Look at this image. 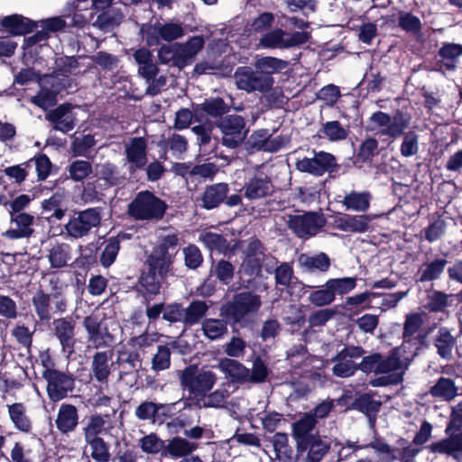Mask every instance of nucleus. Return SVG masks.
<instances>
[{"label":"nucleus","mask_w":462,"mask_h":462,"mask_svg":"<svg viewBox=\"0 0 462 462\" xmlns=\"http://www.w3.org/2000/svg\"><path fill=\"white\" fill-rule=\"evenodd\" d=\"M423 323L422 316L420 313H411L406 316L403 327V337L406 341L411 338L420 330Z\"/></svg>","instance_id":"63"},{"label":"nucleus","mask_w":462,"mask_h":462,"mask_svg":"<svg viewBox=\"0 0 462 462\" xmlns=\"http://www.w3.org/2000/svg\"><path fill=\"white\" fill-rule=\"evenodd\" d=\"M117 363L119 365H127L130 369H136L141 365L140 356L129 342L118 346Z\"/></svg>","instance_id":"41"},{"label":"nucleus","mask_w":462,"mask_h":462,"mask_svg":"<svg viewBox=\"0 0 462 462\" xmlns=\"http://www.w3.org/2000/svg\"><path fill=\"white\" fill-rule=\"evenodd\" d=\"M218 368L237 383H248L249 369L236 360L223 358L218 363Z\"/></svg>","instance_id":"30"},{"label":"nucleus","mask_w":462,"mask_h":462,"mask_svg":"<svg viewBox=\"0 0 462 462\" xmlns=\"http://www.w3.org/2000/svg\"><path fill=\"white\" fill-rule=\"evenodd\" d=\"M75 322L70 318H60L53 321L55 336L59 338L63 349L72 350L75 344Z\"/></svg>","instance_id":"24"},{"label":"nucleus","mask_w":462,"mask_h":462,"mask_svg":"<svg viewBox=\"0 0 462 462\" xmlns=\"http://www.w3.org/2000/svg\"><path fill=\"white\" fill-rule=\"evenodd\" d=\"M205 337L210 340H218L227 334V322L219 319H206L201 325Z\"/></svg>","instance_id":"37"},{"label":"nucleus","mask_w":462,"mask_h":462,"mask_svg":"<svg viewBox=\"0 0 462 462\" xmlns=\"http://www.w3.org/2000/svg\"><path fill=\"white\" fill-rule=\"evenodd\" d=\"M298 452L307 451L305 462H320L329 449V444L321 439L310 438L306 447L297 448Z\"/></svg>","instance_id":"32"},{"label":"nucleus","mask_w":462,"mask_h":462,"mask_svg":"<svg viewBox=\"0 0 462 462\" xmlns=\"http://www.w3.org/2000/svg\"><path fill=\"white\" fill-rule=\"evenodd\" d=\"M180 384L197 400L208 393L217 383V375L210 370L198 372L196 365H189L180 373Z\"/></svg>","instance_id":"1"},{"label":"nucleus","mask_w":462,"mask_h":462,"mask_svg":"<svg viewBox=\"0 0 462 462\" xmlns=\"http://www.w3.org/2000/svg\"><path fill=\"white\" fill-rule=\"evenodd\" d=\"M91 449V457L97 462H107L109 459L108 448L103 439L86 440Z\"/></svg>","instance_id":"64"},{"label":"nucleus","mask_w":462,"mask_h":462,"mask_svg":"<svg viewBox=\"0 0 462 462\" xmlns=\"http://www.w3.org/2000/svg\"><path fill=\"white\" fill-rule=\"evenodd\" d=\"M218 127L220 128L223 137L224 145L235 148L245 137L246 130L243 117H219Z\"/></svg>","instance_id":"11"},{"label":"nucleus","mask_w":462,"mask_h":462,"mask_svg":"<svg viewBox=\"0 0 462 462\" xmlns=\"http://www.w3.org/2000/svg\"><path fill=\"white\" fill-rule=\"evenodd\" d=\"M8 413L14 427L23 432H29L32 423L26 415V410L23 403L16 402L8 405Z\"/></svg>","instance_id":"39"},{"label":"nucleus","mask_w":462,"mask_h":462,"mask_svg":"<svg viewBox=\"0 0 462 462\" xmlns=\"http://www.w3.org/2000/svg\"><path fill=\"white\" fill-rule=\"evenodd\" d=\"M244 195L250 200L259 199L273 192L271 179L263 171H257L244 186Z\"/></svg>","instance_id":"13"},{"label":"nucleus","mask_w":462,"mask_h":462,"mask_svg":"<svg viewBox=\"0 0 462 462\" xmlns=\"http://www.w3.org/2000/svg\"><path fill=\"white\" fill-rule=\"evenodd\" d=\"M101 222L99 208H88L80 211L65 225L67 234L74 238L87 236L90 230L97 227Z\"/></svg>","instance_id":"8"},{"label":"nucleus","mask_w":462,"mask_h":462,"mask_svg":"<svg viewBox=\"0 0 462 462\" xmlns=\"http://www.w3.org/2000/svg\"><path fill=\"white\" fill-rule=\"evenodd\" d=\"M55 423L61 433L67 434L73 431L79 423L77 408L72 404H61Z\"/></svg>","instance_id":"25"},{"label":"nucleus","mask_w":462,"mask_h":462,"mask_svg":"<svg viewBox=\"0 0 462 462\" xmlns=\"http://www.w3.org/2000/svg\"><path fill=\"white\" fill-rule=\"evenodd\" d=\"M257 136H263V141H255L254 147L268 152H275L284 148L290 143L288 136H271L265 130H260Z\"/></svg>","instance_id":"34"},{"label":"nucleus","mask_w":462,"mask_h":462,"mask_svg":"<svg viewBox=\"0 0 462 462\" xmlns=\"http://www.w3.org/2000/svg\"><path fill=\"white\" fill-rule=\"evenodd\" d=\"M447 439L432 443L430 448L434 453L446 454L458 459L462 457V431L448 432Z\"/></svg>","instance_id":"18"},{"label":"nucleus","mask_w":462,"mask_h":462,"mask_svg":"<svg viewBox=\"0 0 462 462\" xmlns=\"http://www.w3.org/2000/svg\"><path fill=\"white\" fill-rule=\"evenodd\" d=\"M299 263L306 271L325 273L330 267V259L325 253H319L314 255L302 254L299 257Z\"/></svg>","instance_id":"36"},{"label":"nucleus","mask_w":462,"mask_h":462,"mask_svg":"<svg viewBox=\"0 0 462 462\" xmlns=\"http://www.w3.org/2000/svg\"><path fill=\"white\" fill-rule=\"evenodd\" d=\"M433 346L442 359L451 360L453 350L457 346V339L448 328L441 327L433 337Z\"/></svg>","instance_id":"21"},{"label":"nucleus","mask_w":462,"mask_h":462,"mask_svg":"<svg viewBox=\"0 0 462 462\" xmlns=\"http://www.w3.org/2000/svg\"><path fill=\"white\" fill-rule=\"evenodd\" d=\"M97 15V20L93 23L95 27L103 31H109L114 26L119 24L123 19V14L114 8H106Z\"/></svg>","instance_id":"46"},{"label":"nucleus","mask_w":462,"mask_h":462,"mask_svg":"<svg viewBox=\"0 0 462 462\" xmlns=\"http://www.w3.org/2000/svg\"><path fill=\"white\" fill-rule=\"evenodd\" d=\"M287 63L280 59L273 57H263L257 60L254 63L255 69L265 75H272L273 73L279 72L285 69Z\"/></svg>","instance_id":"49"},{"label":"nucleus","mask_w":462,"mask_h":462,"mask_svg":"<svg viewBox=\"0 0 462 462\" xmlns=\"http://www.w3.org/2000/svg\"><path fill=\"white\" fill-rule=\"evenodd\" d=\"M208 310V306L203 300H194L188 308L184 309L183 323L187 326L197 324L204 317Z\"/></svg>","instance_id":"48"},{"label":"nucleus","mask_w":462,"mask_h":462,"mask_svg":"<svg viewBox=\"0 0 462 462\" xmlns=\"http://www.w3.org/2000/svg\"><path fill=\"white\" fill-rule=\"evenodd\" d=\"M1 25L10 31L13 34H24L32 29V23L20 14L5 16L1 21Z\"/></svg>","instance_id":"38"},{"label":"nucleus","mask_w":462,"mask_h":462,"mask_svg":"<svg viewBox=\"0 0 462 462\" xmlns=\"http://www.w3.org/2000/svg\"><path fill=\"white\" fill-rule=\"evenodd\" d=\"M32 450L22 442H15L10 452V462H35Z\"/></svg>","instance_id":"61"},{"label":"nucleus","mask_w":462,"mask_h":462,"mask_svg":"<svg viewBox=\"0 0 462 462\" xmlns=\"http://www.w3.org/2000/svg\"><path fill=\"white\" fill-rule=\"evenodd\" d=\"M446 227V221L438 217L423 230L425 239L430 243L439 240L445 234Z\"/></svg>","instance_id":"60"},{"label":"nucleus","mask_w":462,"mask_h":462,"mask_svg":"<svg viewBox=\"0 0 462 462\" xmlns=\"http://www.w3.org/2000/svg\"><path fill=\"white\" fill-rule=\"evenodd\" d=\"M371 199L372 196L368 191L352 190L344 197L342 204L347 210L366 212L370 208Z\"/></svg>","instance_id":"33"},{"label":"nucleus","mask_w":462,"mask_h":462,"mask_svg":"<svg viewBox=\"0 0 462 462\" xmlns=\"http://www.w3.org/2000/svg\"><path fill=\"white\" fill-rule=\"evenodd\" d=\"M113 366L112 353L109 351L97 352L91 362L93 377L100 383H106Z\"/></svg>","instance_id":"19"},{"label":"nucleus","mask_w":462,"mask_h":462,"mask_svg":"<svg viewBox=\"0 0 462 462\" xmlns=\"http://www.w3.org/2000/svg\"><path fill=\"white\" fill-rule=\"evenodd\" d=\"M204 39L202 36H193L185 43L176 44L178 50L177 67L182 69L194 60L197 54L204 46Z\"/></svg>","instance_id":"15"},{"label":"nucleus","mask_w":462,"mask_h":462,"mask_svg":"<svg viewBox=\"0 0 462 462\" xmlns=\"http://www.w3.org/2000/svg\"><path fill=\"white\" fill-rule=\"evenodd\" d=\"M356 285V279L354 277L329 279L326 282V287H328L334 297L336 294L344 295L350 292Z\"/></svg>","instance_id":"51"},{"label":"nucleus","mask_w":462,"mask_h":462,"mask_svg":"<svg viewBox=\"0 0 462 462\" xmlns=\"http://www.w3.org/2000/svg\"><path fill=\"white\" fill-rule=\"evenodd\" d=\"M51 296L43 291H38L32 296V306L41 320L51 319Z\"/></svg>","instance_id":"47"},{"label":"nucleus","mask_w":462,"mask_h":462,"mask_svg":"<svg viewBox=\"0 0 462 462\" xmlns=\"http://www.w3.org/2000/svg\"><path fill=\"white\" fill-rule=\"evenodd\" d=\"M227 397V392L226 390L217 389L213 393L203 395L199 398L196 404L199 408H218L221 407Z\"/></svg>","instance_id":"55"},{"label":"nucleus","mask_w":462,"mask_h":462,"mask_svg":"<svg viewBox=\"0 0 462 462\" xmlns=\"http://www.w3.org/2000/svg\"><path fill=\"white\" fill-rule=\"evenodd\" d=\"M310 38L308 32H286L281 28L263 34L259 44L269 49H289L306 43Z\"/></svg>","instance_id":"3"},{"label":"nucleus","mask_w":462,"mask_h":462,"mask_svg":"<svg viewBox=\"0 0 462 462\" xmlns=\"http://www.w3.org/2000/svg\"><path fill=\"white\" fill-rule=\"evenodd\" d=\"M172 256L163 248H156L147 259L148 269L165 277L168 273Z\"/></svg>","instance_id":"31"},{"label":"nucleus","mask_w":462,"mask_h":462,"mask_svg":"<svg viewBox=\"0 0 462 462\" xmlns=\"http://www.w3.org/2000/svg\"><path fill=\"white\" fill-rule=\"evenodd\" d=\"M125 154L130 170L143 168L147 162L146 142L143 138H133L125 144Z\"/></svg>","instance_id":"16"},{"label":"nucleus","mask_w":462,"mask_h":462,"mask_svg":"<svg viewBox=\"0 0 462 462\" xmlns=\"http://www.w3.org/2000/svg\"><path fill=\"white\" fill-rule=\"evenodd\" d=\"M106 421L102 416H90L83 428L85 441L101 439L99 435L106 431Z\"/></svg>","instance_id":"44"},{"label":"nucleus","mask_w":462,"mask_h":462,"mask_svg":"<svg viewBox=\"0 0 462 462\" xmlns=\"http://www.w3.org/2000/svg\"><path fill=\"white\" fill-rule=\"evenodd\" d=\"M83 327L88 333V341L95 348L106 347L114 341V336L108 331L105 315L96 311L84 318Z\"/></svg>","instance_id":"5"},{"label":"nucleus","mask_w":462,"mask_h":462,"mask_svg":"<svg viewBox=\"0 0 462 462\" xmlns=\"http://www.w3.org/2000/svg\"><path fill=\"white\" fill-rule=\"evenodd\" d=\"M197 446L182 438H174L168 444L169 453L177 457H184L195 450Z\"/></svg>","instance_id":"58"},{"label":"nucleus","mask_w":462,"mask_h":462,"mask_svg":"<svg viewBox=\"0 0 462 462\" xmlns=\"http://www.w3.org/2000/svg\"><path fill=\"white\" fill-rule=\"evenodd\" d=\"M47 258L51 268H63L71 259V248L66 243H50Z\"/></svg>","instance_id":"27"},{"label":"nucleus","mask_w":462,"mask_h":462,"mask_svg":"<svg viewBox=\"0 0 462 462\" xmlns=\"http://www.w3.org/2000/svg\"><path fill=\"white\" fill-rule=\"evenodd\" d=\"M265 258L263 246L257 239H252L245 250V259L242 268L249 274H254L259 272L262 263Z\"/></svg>","instance_id":"17"},{"label":"nucleus","mask_w":462,"mask_h":462,"mask_svg":"<svg viewBox=\"0 0 462 462\" xmlns=\"http://www.w3.org/2000/svg\"><path fill=\"white\" fill-rule=\"evenodd\" d=\"M288 360L295 368L306 366L310 361V356L304 346L300 345L290 349L287 354Z\"/></svg>","instance_id":"62"},{"label":"nucleus","mask_w":462,"mask_h":462,"mask_svg":"<svg viewBox=\"0 0 462 462\" xmlns=\"http://www.w3.org/2000/svg\"><path fill=\"white\" fill-rule=\"evenodd\" d=\"M166 204L150 191L139 192L128 206L129 215L137 220H152L162 217Z\"/></svg>","instance_id":"2"},{"label":"nucleus","mask_w":462,"mask_h":462,"mask_svg":"<svg viewBox=\"0 0 462 462\" xmlns=\"http://www.w3.org/2000/svg\"><path fill=\"white\" fill-rule=\"evenodd\" d=\"M65 198L66 196L63 191H57L50 199L43 200V210L53 211L50 217H55L58 220L61 219L66 211V208L64 206Z\"/></svg>","instance_id":"45"},{"label":"nucleus","mask_w":462,"mask_h":462,"mask_svg":"<svg viewBox=\"0 0 462 462\" xmlns=\"http://www.w3.org/2000/svg\"><path fill=\"white\" fill-rule=\"evenodd\" d=\"M335 164V158L328 152H320L313 158H303L296 162L300 171L308 172L315 176H321L329 171Z\"/></svg>","instance_id":"12"},{"label":"nucleus","mask_w":462,"mask_h":462,"mask_svg":"<svg viewBox=\"0 0 462 462\" xmlns=\"http://www.w3.org/2000/svg\"><path fill=\"white\" fill-rule=\"evenodd\" d=\"M289 227L299 237H310L315 236L325 225V219L316 213L289 216L287 219Z\"/></svg>","instance_id":"9"},{"label":"nucleus","mask_w":462,"mask_h":462,"mask_svg":"<svg viewBox=\"0 0 462 462\" xmlns=\"http://www.w3.org/2000/svg\"><path fill=\"white\" fill-rule=\"evenodd\" d=\"M274 279L277 286L291 288L295 279L292 266L288 263H281L274 271Z\"/></svg>","instance_id":"56"},{"label":"nucleus","mask_w":462,"mask_h":462,"mask_svg":"<svg viewBox=\"0 0 462 462\" xmlns=\"http://www.w3.org/2000/svg\"><path fill=\"white\" fill-rule=\"evenodd\" d=\"M163 279V276L147 269L140 277V287L147 294H159Z\"/></svg>","instance_id":"43"},{"label":"nucleus","mask_w":462,"mask_h":462,"mask_svg":"<svg viewBox=\"0 0 462 462\" xmlns=\"http://www.w3.org/2000/svg\"><path fill=\"white\" fill-rule=\"evenodd\" d=\"M372 217L368 215H344L335 221L337 228L344 232L365 233L369 229Z\"/></svg>","instance_id":"20"},{"label":"nucleus","mask_w":462,"mask_h":462,"mask_svg":"<svg viewBox=\"0 0 462 462\" xmlns=\"http://www.w3.org/2000/svg\"><path fill=\"white\" fill-rule=\"evenodd\" d=\"M12 225L2 235L9 239H21L30 237L33 233L32 225L34 222L33 216L28 213H18L12 214L10 217Z\"/></svg>","instance_id":"14"},{"label":"nucleus","mask_w":462,"mask_h":462,"mask_svg":"<svg viewBox=\"0 0 462 462\" xmlns=\"http://www.w3.org/2000/svg\"><path fill=\"white\" fill-rule=\"evenodd\" d=\"M448 261L445 258H438L430 262L424 263L419 269L418 281L420 282H431L440 277Z\"/></svg>","instance_id":"35"},{"label":"nucleus","mask_w":462,"mask_h":462,"mask_svg":"<svg viewBox=\"0 0 462 462\" xmlns=\"http://www.w3.org/2000/svg\"><path fill=\"white\" fill-rule=\"evenodd\" d=\"M370 121L368 127L372 130L377 132V125H379L381 133L393 137L399 136L408 125L402 117H370Z\"/></svg>","instance_id":"22"},{"label":"nucleus","mask_w":462,"mask_h":462,"mask_svg":"<svg viewBox=\"0 0 462 462\" xmlns=\"http://www.w3.org/2000/svg\"><path fill=\"white\" fill-rule=\"evenodd\" d=\"M46 369L42 372V377L47 382V393L52 402H59L68 396L74 389V379L60 371L50 368L46 362L42 361Z\"/></svg>","instance_id":"6"},{"label":"nucleus","mask_w":462,"mask_h":462,"mask_svg":"<svg viewBox=\"0 0 462 462\" xmlns=\"http://www.w3.org/2000/svg\"><path fill=\"white\" fill-rule=\"evenodd\" d=\"M316 425V419L312 414L306 413L292 424V436L296 440L297 448L306 447L307 440L316 438L311 435Z\"/></svg>","instance_id":"23"},{"label":"nucleus","mask_w":462,"mask_h":462,"mask_svg":"<svg viewBox=\"0 0 462 462\" xmlns=\"http://www.w3.org/2000/svg\"><path fill=\"white\" fill-rule=\"evenodd\" d=\"M364 355V350L359 346H346L340 351L336 357L333 358L335 365L333 366V374L338 377H349L359 369L358 364L356 363Z\"/></svg>","instance_id":"10"},{"label":"nucleus","mask_w":462,"mask_h":462,"mask_svg":"<svg viewBox=\"0 0 462 462\" xmlns=\"http://www.w3.org/2000/svg\"><path fill=\"white\" fill-rule=\"evenodd\" d=\"M69 177L75 181H80L93 173L92 165L89 162L77 160L72 162L68 168Z\"/></svg>","instance_id":"57"},{"label":"nucleus","mask_w":462,"mask_h":462,"mask_svg":"<svg viewBox=\"0 0 462 462\" xmlns=\"http://www.w3.org/2000/svg\"><path fill=\"white\" fill-rule=\"evenodd\" d=\"M236 85L239 89L248 93L258 91L268 92L272 89L274 80L270 75L254 70L249 67H241L236 69L234 75Z\"/></svg>","instance_id":"4"},{"label":"nucleus","mask_w":462,"mask_h":462,"mask_svg":"<svg viewBox=\"0 0 462 462\" xmlns=\"http://www.w3.org/2000/svg\"><path fill=\"white\" fill-rule=\"evenodd\" d=\"M72 80L68 75L60 74L54 71L50 75H43L40 79V88H45L51 92L56 97L59 94L71 88Z\"/></svg>","instance_id":"26"},{"label":"nucleus","mask_w":462,"mask_h":462,"mask_svg":"<svg viewBox=\"0 0 462 462\" xmlns=\"http://www.w3.org/2000/svg\"><path fill=\"white\" fill-rule=\"evenodd\" d=\"M228 190V185L223 182L207 187L201 198L203 208H217L226 198Z\"/></svg>","instance_id":"29"},{"label":"nucleus","mask_w":462,"mask_h":462,"mask_svg":"<svg viewBox=\"0 0 462 462\" xmlns=\"http://www.w3.org/2000/svg\"><path fill=\"white\" fill-rule=\"evenodd\" d=\"M457 389L455 383L445 377H440L438 382L430 388V394L436 398L445 401H450L457 394Z\"/></svg>","instance_id":"40"},{"label":"nucleus","mask_w":462,"mask_h":462,"mask_svg":"<svg viewBox=\"0 0 462 462\" xmlns=\"http://www.w3.org/2000/svg\"><path fill=\"white\" fill-rule=\"evenodd\" d=\"M154 31L166 42H171L184 35L183 27L180 23H174L155 25Z\"/></svg>","instance_id":"54"},{"label":"nucleus","mask_w":462,"mask_h":462,"mask_svg":"<svg viewBox=\"0 0 462 462\" xmlns=\"http://www.w3.org/2000/svg\"><path fill=\"white\" fill-rule=\"evenodd\" d=\"M30 102L42 112H49L57 105V97L47 88H40L39 92L30 97Z\"/></svg>","instance_id":"50"},{"label":"nucleus","mask_w":462,"mask_h":462,"mask_svg":"<svg viewBox=\"0 0 462 462\" xmlns=\"http://www.w3.org/2000/svg\"><path fill=\"white\" fill-rule=\"evenodd\" d=\"M262 301L258 295L252 292H241L236 294L231 302L222 308V313L239 322L246 315L256 312L261 307Z\"/></svg>","instance_id":"7"},{"label":"nucleus","mask_w":462,"mask_h":462,"mask_svg":"<svg viewBox=\"0 0 462 462\" xmlns=\"http://www.w3.org/2000/svg\"><path fill=\"white\" fill-rule=\"evenodd\" d=\"M228 112L229 105L219 97L206 99L200 108L197 109V113H205L207 116H223Z\"/></svg>","instance_id":"52"},{"label":"nucleus","mask_w":462,"mask_h":462,"mask_svg":"<svg viewBox=\"0 0 462 462\" xmlns=\"http://www.w3.org/2000/svg\"><path fill=\"white\" fill-rule=\"evenodd\" d=\"M120 249V243L118 239L112 237L109 238L105 245V248L100 256V263L104 267H109L116 259Z\"/></svg>","instance_id":"59"},{"label":"nucleus","mask_w":462,"mask_h":462,"mask_svg":"<svg viewBox=\"0 0 462 462\" xmlns=\"http://www.w3.org/2000/svg\"><path fill=\"white\" fill-rule=\"evenodd\" d=\"M199 241L210 251L223 253L228 249L226 239L222 235L211 231H202L199 234Z\"/></svg>","instance_id":"42"},{"label":"nucleus","mask_w":462,"mask_h":462,"mask_svg":"<svg viewBox=\"0 0 462 462\" xmlns=\"http://www.w3.org/2000/svg\"><path fill=\"white\" fill-rule=\"evenodd\" d=\"M165 408V404L145 401L136 407L134 414L142 420H154L155 416L160 412V411L164 410Z\"/></svg>","instance_id":"53"},{"label":"nucleus","mask_w":462,"mask_h":462,"mask_svg":"<svg viewBox=\"0 0 462 462\" xmlns=\"http://www.w3.org/2000/svg\"><path fill=\"white\" fill-rule=\"evenodd\" d=\"M403 346L393 349L387 357L380 355L379 374H386L406 368L409 358L403 356Z\"/></svg>","instance_id":"28"}]
</instances>
